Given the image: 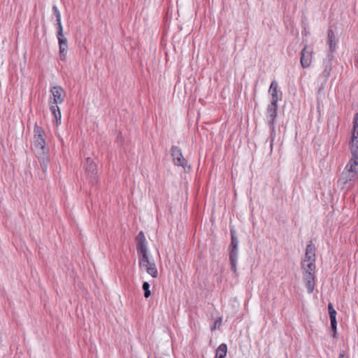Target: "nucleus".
<instances>
[{
    "label": "nucleus",
    "instance_id": "obj_1",
    "mask_svg": "<svg viewBox=\"0 0 358 358\" xmlns=\"http://www.w3.org/2000/svg\"><path fill=\"white\" fill-rule=\"evenodd\" d=\"M315 247L312 241L307 245L305 257L301 262L303 279L308 293L313 292L315 285Z\"/></svg>",
    "mask_w": 358,
    "mask_h": 358
},
{
    "label": "nucleus",
    "instance_id": "obj_2",
    "mask_svg": "<svg viewBox=\"0 0 358 358\" xmlns=\"http://www.w3.org/2000/svg\"><path fill=\"white\" fill-rule=\"evenodd\" d=\"M231 243L229 246V257L231 264V270L234 273L237 271L238 253V240L236 236V231L234 227L230 229Z\"/></svg>",
    "mask_w": 358,
    "mask_h": 358
},
{
    "label": "nucleus",
    "instance_id": "obj_3",
    "mask_svg": "<svg viewBox=\"0 0 358 358\" xmlns=\"http://www.w3.org/2000/svg\"><path fill=\"white\" fill-rule=\"evenodd\" d=\"M45 131L43 129L36 124L34 128V143L32 149L36 155H41L45 153Z\"/></svg>",
    "mask_w": 358,
    "mask_h": 358
},
{
    "label": "nucleus",
    "instance_id": "obj_4",
    "mask_svg": "<svg viewBox=\"0 0 358 358\" xmlns=\"http://www.w3.org/2000/svg\"><path fill=\"white\" fill-rule=\"evenodd\" d=\"M357 179L358 173L356 171L343 170L338 180V185L343 189L348 190L355 186Z\"/></svg>",
    "mask_w": 358,
    "mask_h": 358
},
{
    "label": "nucleus",
    "instance_id": "obj_5",
    "mask_svg": "<svg viewBox=\"0 0 358 358\" xmlns=\"http://www.w3.org/2000/svg\"><path fill=\"white\" fill-rule=\"evenodd\" d=\"M278 103H270L266 108V120L271 129V137L272 138L271 146L273 145L275 134V122L278 116Z\"/></svg>",
    "mask_w": 358,
    "mask_h": 358
},
{
    "label": "nucleus",
    "instance_id": "obj_6",
    "mask_svg": "<svg viewBox=\"0 0 358 358\" xmlns=\"http://www.w3.org/2000/svg\"><path fill=\"white\" fill-rule=\"evenodd\" d=\"M139 265L141 268H143L146 272L152 278L157 277L158 271L156 264L155 262L151 259L148 254L141 255L139 257Z\"/></svg>",
    "mask_w": 358,
    "mask_h": 358
},
{
    "label": "nucleus",
    "instance_id": "obj_7",
    "mask_svg": "<svg viewBox=\"0 0 358 358\" xmlns=\"http://www.w3.org/2000/svg\"><path fill=\"white\" fill-rule=\"evenodd\" d=\"M50 92L52 96V100H50V106H52V105L58 106V104H61L64 101L66 93L62 87H52L50 89Z\"/></svg>",
    "mask_w": 358,
    "mask_h": 358
},
{
    "label": "nucleus",
    "instance_id": "obj_8",
    "mask_svg": "<svg viewBox=\"0 0 358 358\" xmlns=\"http://www.w3.org/2000/svg\"><path fill=\"white\" fill-rule=\"evenodd\" d=\"M313 51L312 49L308 48L307 45H305L301 52L300 62L303 68H308L310 66L313 59Z\"/></svg>",
    "mask_w": 358,
    "mask_h": 358
},
{
    "label": "nucleus",
    "instance_id": "obj_9",
    "mask_svg": "<svg viewBox=\"0 0 358 358\" xmlns=\"http://www.w3.org/2000/svg\"><path fill=\"white\" fill-rule=\"evenodd\" d=\"M85 168L87 175L92 178V182H96L97 165L94 160L87 157L85 162Z\"/></svg>",
    "mask_w": 358,
    "mask_h": 358
},
{
    "label": "nucleus",
    "instance_id": "obj_10",
    "mask_svg": "<svg viewBox=\"0 0 358 358\" xmlns=\"http://www.w3.org/2000/svg\"><path fill=\"white\" fill-rule=\"evenodd\" d=\"M171 151L174 164L185 168L186 160L182 156L181 150L178 146L174 145L172 146Z\"/></svg>",
    "mask_w": 358,
    "mask_h": 358
},
{
    "label": "nucleus",
    "instance_id": "obj_11",
    "mask_svg": "<svg viewBox=\"0 0 358 358\" xmlns=\"http://www.w3.org/2000/svg\"><path fill=\"white\" fill-rule=\"evenodd\" d=\"M59 46V59L62 61H65L66 59V53L68 49V41L64 35L62 36H57Z\"/></svg>",
    "mask_w": 358,
    "mask_h": 358
},
{
    "label": "nucleus",
    "instance_id": "obj_12",
    "mask_svg": "<svg viewBox=\"0 0 358 358\" xmlns=\"http://www.w3.org/2000/svg\"><path fill=\"white\" fill-rule=\"evenodd\" d=\"M328 310L330 317V322H331V330L333 331L334 334H336V326H337V322H336V311L334 309L333 306L331 303H329L328 305ZM335 336V335H334Z\"/></svg>",
    "mask_w": 358,
    "mask_h": 358
},
{
    "label": "nucleus",
    "instance_id": "obj_13",
    "mask_svg": "<svg viewBox=\"0 0 358 358\" xmlns=\"http://www.w3.org/2000/svg\"><path fill=\"white\" fill-rule=\"evenodd\" d=\"M278 83L275 80L272 81L268 90L271 96V103H278L280 99L278 94Z\"/></svg>",
    "mask_w": 358,
    "mask_h": 358
},
{
    "label": "nucleus",
    "instance_id": "obj_14",
    "mask_svg": "<svg viewBox=\"0 0 358 358\" xmlns=\"http://www.w3.org/2000/svg\"><path fill=\"white\" fill-rule=\"evenodd\" d=\"M327 38L329 50L330 52H334L336 50L337 40L334 31L331 29L328 30Z\"/></svg>",
    "mask_w": 358,
    "mask_h": 358
},
{
    "label": "nucleus",
    "instance_id": "obj_15",
    "mask_svg": "<svg viewBox=\"0 0 358 358\" xmlns=\"http://www.w3.org/2000/svg\"><path fill=\"white\" fill-rule=\"evenodd\" d=\"M50 109L56 121L57 125L61 123L62 115L59 106L56 105H52V106H50Z\"/></svg>",
    "mask_w": 358,
    "mask_h": 358
},
{
    "label": "nucleus",
    "instance_id": "obj_16",
    "mask_svg": "<svg viewBox=\"0 0 358 358\" xmlns=\"http://www.w3.org/2000/svg\"><path fill=\"white\" fill-rule=\"evenodd\" d=\"M358 159L352 157L345 166L344 170L349 171H356L358 173Z\"/></svg>",
    "mask_w": 358,
    "mask_h": 358
},
{
    "label": "nucleus",
    "instance_id": "obj_17",
    "mask_svg": "<svg viewBox=\"0 0 358 358\" xmlns=\"http://www.w3.org/2000/svg\"><path fill=\"white\" fill-rule=\"evenodd\" d=\"M351 141H358V113L355 115Z\"/></svg>",
    "mask_w": 358,
    "mask_h": 358
},
{
    "label": "nucleus",
    "instance_id": "obj_18",
    "mask_svg": "<svg viewBox=\"0 0 358 358\" xmlns=\"http://www.w3.org/2000/svg\"><path fill=\"white\" fill-rule=\"evenodd\" d=\"M227 346L224 343L220 344L216 350L215 358H225L227 355Z\"/></svg>",
    "mask_w": 358,
    "mask_h": 358
},
{
    "label": "nucleus",
    "instance_id": "obj_19",
    "mask_svg": "<svg viewBox=\"0 0 358 358\" xmlns=\"http://www.w3.org/2000/svg\"><path fill=\"white\" fill-rule=\"evenodd\" d=\"M136 250L138 254V257L148 254L146 247V242H137Z\"/></svg>",
    "mask_w": 358,
    "mask_h": 358
},
{
    "label": "nucleus",
    "instance_id": "obj_20",
    "mask_svg": "<svg viewBox=\"0 0 358 358\" xmlns=\"http://www.w3.org/2000/svg\"><path fill=\"white\" fill-rule=\"evenodd\" d=\"M331 71V65L329 62H327L324 66V71L320 74V77L323 78L327 81L330 76Z\"/></svg>",
    "mask_w": 358,
    "mask_h": 358
},
{
    "label": "nucleus",
    "instance_id": "obj_21",
    "mask_svg": "<svg viewBox=\"0 0 358 358\" xmlns=\"http://www.w3.org/2000/svg\"><path fill=\"white\" fill-rule=\"evenodd\" d=\"M351 153L352 157L358 159V141H351Z\"/></svg>",
    "mask_w": 358,
    "mask_h": 358
},
{
    "label": "nucleus",
    "instance_id": "obj_22",
    "mask_svg": "<svg viewBox=\"0 0 358 358\" xmlns=\"http://www.w3.org/2000/svg\"><path fill=\"white\" fill-rule=\"evenodd\" d=\"M142 287L144 290V296L145 298H148L151 295V292L150 291V284L148 282H144L143 283Z\"/></svg>",
    "mask_w": 358,
    "mask_h": 358
},
{
    "label": "nucleus",
    "instance_id": "obj_23",
    "mask_svg": "<svg viewBox=\"0 0 358 358\" xmlns=\"http://www.w3.org/2000/svg\"><path fill=\"white\" fill-rule=\"evenodd\" d=\"M52 11H53V15L56 17V22L58 20L61 21V13L56 5H54L52 6Z\"/></svg>",
    "mask_w": 358,
    "mask_h": 358
},
{
    "label": "nucleus",
    "instance_id": "obj_24",
    "mask_svg": "<svg viewBox=\"0 0 358 358\" xmlns=\"http://www.w3.org/2000/svg\"><path fill=\"white\" fill-rule=\"evenodd\" d=\"M57 29V36H62L63 34V27L62 24V21H57L56 23Z\"/></svg>",
    "mask_w": 358,
    "mask_h": 358
},
{
    "label": "nucleus",
    "instance_id": "obj_25",
    "mask_svg": "<svg viewBox=\"0 0 358 358\" xmlns=\"http://www.w3.org/2000/svg\"><path fill=\"white\" fill-rule=\"evenodd\" d=\"M137 242H146L145 235L143 231H140L137 236Z\"/></svg>",
    "mask_w": 358,
    "mask_h": 358
},
{
    "label": "nucleus",
    "instance_id": "obj_26",
    "mask_svg": "<svg viewBox=\"0 0 358 358\" xmlns=\"http://www.w3.org/2000/svg\"><path fill=\"white\" fill-rule=\"evenodd\" d=\"M221 323H222V319L221 318L217 320L214 322L213 326L211 327V330L213 331V330H215L217 329H219L220 325H221Z\"/></svg>",
    "mask_w": 358,
    "mask_h": 358
},
{
    "label": "nucleus",
    "instance_id": "obj_27",
    "mask_svg": "<svg viewBox=\"0 0 358 358\" xmlns=\"http://www.w3.org/2000/svg\"><path fill=\"white\" fill-rule=\"evenodd\" d=\"M338 358H348L345 355V352L343 350L340 352Z\"/></svg>",
    "mask_w": 358,
    "mask_h": 358
},
{
    "label": "nucleus",
    "instance_id": "obj_28",
    "mask_svg": "<svg viewBox=\"0 0 358 358\" xmlns=\"http://www.w3.org/2000/svg\"><path fill=\"white\" fill-rule=\"evenodd\" d=\"M148 358H150V357H148Z\"/></svg>",
    "mask_w": 358,
    "mask_h": 358
}]
</instances>
